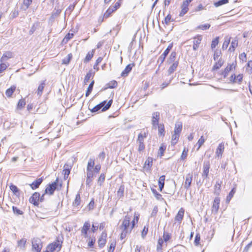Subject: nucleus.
<instances>
[{"mask_svg":"<svg viewBox=\"0 0 252 252\" xmlns=\"http://www.w3.org/2000/svg\"><path fill=\"white\" fill-rule=\"evenodd\" d=\"M139 219L140 214L137 212H134L133 214L126 213L123 217L120 226L121 230L120 238L121 240L124 239L128 234L131 232L133 229L137 225Z\"/></svg>","mask_w":252,"mask_h":252,"instance_id":"1","label":"nucleus"},{"mask_svg":"<svg viewBox=\"0 0 252 252\" xmlns=\"http://www.w3.org/2000/svg\"><path fill=\"white\" fill-rule=\"evenodd\" d=\"M94 159L90 158L87 163L86 167V185L90 187L92 185L93 179L95 177L96 175L98 174L100 169L101 165L97 164L95 166Z\"/></svg>","mask_w":252,"mask_h":252,"instance_id":"2","label":"nucleus"},{"mask_svg":"<svg viewBox=\"0 0 252 252\" xmlns=\"http://www.w3.org/2000/svg\"><path fill=\"white\" fill-rule=\"evenodd\" d=\"M91 223L89 221H86L84 223L83 226L81 228V236L82 238L86 239L88 241V247L89 248H92L94 247L95 243V238L94 236L92 237H90L89 234L91 230H90Z\"/></svg>","mask_w":252,"mask_h":252,"instance_id":"3","label":"nucleus"},{"mask_svg":"<svg viewBox=\"0 0 252 252\" xmlns=\"http://www.w3.org/2000/svg\"><path fill=\"white\" fill-rule=\"evenodd\" d=\"M63 188L62 182H59V178L57 177L55 181L47 185L44 190V195L48 194L53 195L55 190H60Z\"/></svg>","mask_w":252,"mask_h":252,"instance_id":"4","label":"nucleus"},{"mask_svg":"<svg viewBox=\"0 0 252 252\" xmlns=\"http://www.w3.org/2000/svg\"><path fill=\"white\" fill-rule=\"evenodd\" d=\"M63 236H58L55 241L49 243L47 246L48 250L50 252H59L62 248L63 244Z\"/></svg>","mask_w":252,"mask_h":252,"instance_id":"5","label":"nucleus"},{"mask_svg":"<svg viewBox=\"0 0 252 252\" xmlns=\"http://www.w3.org/2000/svg\"><path fill=\"white\" fill-rule=\"evenodd\" d=\"M176 53L172 52L167 61L168 65H169L168 69V74H171L177 69L179 64L178 60H176Z\"/></svg>","mask_w":252,"mask_h":252,"instance_id":"6","label":"nucleus"},{"mask_svg":"<svg viewBox=\"0 0 252 252\" xmlns=\"http://www.w3.org/2000/svg\"><path fill=\"white\" fill-rule=\"evenodd\" d=\"M237 66V63L236 60L232 63H227L224 69L219 73L220 79L222 80L226 78L231 71L236 69Z\"/></svg>","mask_w":252,"mask_h":252,"instance_id":"7","label":"nucleus"},{"mask_svg":"<svg viewBox=\"0 0 252 252\" xmlns=\"http://www.w3.org/2000/svg\"><path fill=\"white\" fill-rule=\"evenodd\" d=\"M44 200V194L41 195L38 192H34L29 198V202L34 206L38 207L39 204Z\"/></svg>","mask_w":252,"mask_h":252,"instance_id":"8","label":"nucleus"},{"mask_svg":"<svg viewBox=\"0 0 252 252\" xmlns=\"http://www.w3.org/2000/svg\"><path fill=\"white\" fill-rule=\"evenodd\" d=\"M123 0H118L114 4L111 5L104 12L103 18L107 19L111 16L112 13L118 9L122 5Z\"/></svg>","mask_w":252,"mask_h":252,"instance_id":"9","label":"nucleus"},{"mask_svg":"<svg viewBox=\"0 0 252 252\" xmlns=\"http://www.w3.org/2000/svg\"><path fill=\"white\" fill-rule=\"evenodd\" d=\"M113 103V99H111L108 101V102L106 103V101L104 100L98 104V105H96L94 107H93L91 110V111L92 113L96 112L98 111H99L100 109L102 108L101 111H105L109 109V108L111 107L112 104Z\"/></svg>","mask_w":252,"mask_h":252,"instance_id":"10","label":"nucleus"},{"mask_svg":"<svg viewBox=\"0 0 252 252\" xmlns=\"http://www.w3.org/2000/svg\"><path fill=\"white\" fill-rule=\"evenodd\" d=\"M43 244L38 238H33L32 241V252H41Z\"/></svg>","mask_w":252,"mask_h":252,"instance_id":"11","label":"nucleus"},{"mask_svg":"<svg viewBox=\"0 0 252 252\" xmlns=\"http://www.w3.org/2000/svg\"><path fill=\"white\" fill-rule=\"evenodd\" d=\"M243 74L242 73L237 75L235 73H232L228 78V82L233 84H241L243 81Z\"/></svg>","mask_w":252,"mask_h":252,"instance_id":"12","label":"nucleus"},{"mask_svg":"<svg viewBox=\"0 0 252 252\" xmlns=\"http://www.w3.org/2000/svg\"><path fill=\"white\" fill-rule=\"evenodd\" d=\"M107 233L106 231H103L99 236L98 239L97 243L98 246L99 248H103L107 242Z\"/></svg>","mask_w":252,"mask_h":252,"instance_id":"13","label":"nucleus"},{"mask_svg":"<svg viewBox=\"0 0 252 252\" xmlns=\"http://www.w3.org/2000/svg\"><path fill=\"white\" fill-rule=\"evenodd\" d=\"M192 0H186L183 1L181 5V10L179 14L180 17L183 16L188 12L189 10V5Z\"/></svg>","mask_w":252,"mask_h":252,"instance_id":"14","label":"nucleus"},{"mask_svg":"<svg viewBox=\"0 0 252 252\" xmlns=\"http://www.w3.org/2000/svg\"><path fill=\"white\" fill-rule=\"evenodd\" d=\"M14 54L11 51H6L3 52L0 58V62L7 63V61L13 58Z\"/></svg>","mask_w":252,"mask_h":252,"instance_id":"15","label":"nucleus"},{"mask_svg":"<svg viewBox=\"0 0 252 252\" xmlns=\"http://www.w3.org/2000/svg\"><path fill=\"white\" fill-rule=\"evenodd\" d=\"M154 127L157 129L158 136L163 138L165 136L166 133V130L164 124L160 123Z\"/></svg>","mask_w":252,"mask_h":252,"instance_id":"16","label":"nucleus"},{"mask_svg":"<svg viewBox=\"0 0 252 252\" xmlns=\"http://www.w3.org/2000/svg\"><path fill=\"white\" fill-rule=\"evenodd\" d=\"M202 40V36L201 35L198 34L194 36L193 38V46L192 48L193 50L195 51L199 47L200 44H201V41Z\"/></svg>","mask_w":252,"mask_h":252,"instance_id":"17","label":"nucleus"},{"mask_svg":"<svg viewBox=\"0 0 252 252\" xmlns=\"http://www.w3.org/2000/svg\"><path fill=\"white\" fill-rule=\"evenodd\" d=\"M173 46V43L169 44L162 54L159 57L158 61L160 62V64H162L164 62L165 58H166L170 51L172 49Z\"/></svg>","mask_w":252,"mask_h":252,"instance_id":"18","label":"nucleus"},{"mask_svg":"<svg viewBox=\"0 0 252 252\" xmlns=\"http://www.w3.org/2000/svg\"><path fill=\"white\" fill-rule=\"evenodd\" d=\"M220 198L218 197H216L213 203L212 206V213L216 214L220 208Z\"/></svg>","mask_w":252,"mask_h":252,"instance_id":"19","label":"nucleus"},{"mask_svg":"<svg viewBox=\"0 0 252 252\" xmlns=\"http://www.w3.org/2000/svg\"><path fill=\"white\" fill-rule=\"evenodd\" d=\"M210 168V163L209 161H204L203 166V172L202 176L205 178H207L209 175V170Z\"/></svg>","mask_w":252,"mask_h":252,"instance_id":"20","label":"nucleus"},{"mask_svg":"<svg viewBox=\"0 0 252 252\" xmlns=\"http://www.w3.org/2000/svg\"><path fill=\"white\" fill-rule=\"evenodd\" d=\"M185 214V210L183 208H181L178 212L175 217V221L180 224L183 219Z\"/></svg>","mask_w":252,"mask_h":252,"instance_id":"21","label":"nucleus"},{"mask_svg":"<svg viewBox=\"0 0 252 252\" xmlns=\"http://www.w3.org/2000/svg\"><path fill=\"white\" fill-rule=\"evenodd\" d=\"M149 134V130L147 128H144L141 130L140 132L138 134L137 140L144 141Z\"/></svg>","mask_w":252,"mask_h":252,"instance_id":"22","label":"nucleus"},{"mask_svg":"<svg viewBox=\"0 0 252 252\" xmlns=\"http://www.w3.org/2000/svg\"><path fill=\"white\" fill-rule=\"evenodd\" d=\"M160 119V114L158 112H156L153 113L152 117V124L153 126H155L160 123H159Z\"/></svg>","mask_w":252,"mask_h":252,"instance_id":"23","label":"nucleus"},{"mask_svg":"<svg viewBox=\"0 0 252 252\" xmlns=\"http://www.w3.org/2000/svg\"><path fill=\"white\" fill-rule=\"evenodd\" d=\"M134 66V63H130L127 65L124 70L122 72L121 74V76L124 77H126Z\"/></svg>","mask_w":252,"mask_h":252,"instance_id":"24","label":"nucleus"},{"mask_svg":"<svg viewBox=\"0 0 252 252\" xmlns=\"http://www.w3.org/2000/svg\"><path fill=\"white\" fill-rule=\"evenodd\" d=\"M95 51V49H93L92 50L88 51L83 60V62L84 63H88L90 62L94 57Z\"/></svg>","mask_w":252,"mask_h":252,"instance_id":"25","label":"nucleus"},{"mask_svg":"<svg viewBox=\"0 0 252 252\" xmlns=\"http://www.w3.org/2000/svg\"><path fill=\"white\" fill-rule=\"evenodd\" d=\"M224 61L220 58L217 62H216L213 65L212 71L215 72L220 69L223 65Z\"/></svg>","mask_w":252,"mask_h":252,"instance_id":"26","label":"nucleus"},{"mask_svg":"<svg viewBox=\"0 0 252 252\" xmlns=\"http://www.w3.org/2000/svg\"><path fill=\"white\" fill-rule=\"evenodd\" d=\"M192 181V174L191 173H188L186 177V180L184 183V187L188 189L191 185Z\"/></svg>","mask_w":252,"mask_h":252,"instance_id":"27","label":"nucleus"},{"mask_svg":"<svg viewBox=\"0 0 252 252\" xmlns=\"http://www.w3.org/2000/svg\"><path fill=\"white\" fill-rule=\"evenodd\" d=\"M43 181V178L37 179L30 185V186L32 189H35L39 188V186Z\"/></svg>","mask_w":252,"mask_h":252,"instance_id":"28","label":"nucleus"},{"mask_svg":"<svg viewBox=\"0 0 252 252\" xmlns=\"http://www.w3.org/2000/svg\"><path fill=\"white\" fill-rule=\"evenodd\" d=\"M71 169V166L67 163H65L63 166V173L64 175V179H66L70 173Z\"/></svg>","mask_w":252,"mask_h":252,"instance_id":"29","label":"nucleus"},{"mask_svg":"<svg viewBox=\"0 0 252 252\" xmlns=\"http://www.w3.org/2000/svg\"><path fill=\"white\" fill-rule=\"evenodd\" d=\"M16 85H11L9 88L7 89L5 91V95L8 97H11L13 94L16 91Z\"/></svg>","mask_w":252,"mask_h":252,"instance_id":"30","label":"nucleus"},{"mask_svg":"<svg viewBox=\"0 0 252 252\" xmlns=\"http://www.w3.org/2000/svg\"><path fill=\"white\" fill-rule=\"evenodd\" d=\"M153 158L152 157H148L145 160L143 168L147 170L150 169L153 165Z\"/></svg>","mask_w":252,"mask_h":252,"instance_id":"31","label":"nucleus"},{"mask_svg":"<svg viewBox=\"0 0 252 252\" xmlns=\"http://www.w3.org/2000/svg\"><path fill=\"white\" fill-rule=\"evenodd\" d=\"M224 144L222 143H220L218 145V146L216 149V154L217 156L218 157H221L223 152L224 151Z\"/></svg>","mask_w":252,"mask_h":252,"instance_id":"32","label":"nucleus"},{"mask_svg":"<svg viewBox=\"0 0 252 252\" xmlns=\"http://www.w3.org/2000/svg\"><path fill=\"white\" fill-rule=\"evenodd\" d=\"M183 124L182 122H179L175 124L174 129V133L180 135L182 130Z\"/></svg>","mask_w":252,"mask_h":252,"instance_id":"33","label":"nucleus"},{"mask_svg":"<svg viewBox=\"0 0 252 252\" xmlns=\"http://www.w3.org/2000/svg\"><path fill=\"white\" fill-rule=\"evenodd\" d=\"M45 85V80H44L38 85L37 90V94L38 96H41L42 95Z\"/></svg>","mask_w":252,"mask_h":252,"instance_id":"34","label":"nucleus"},{"mask_svg":"<svg viewBox=\"0 0 252 252\" xmlns=\"http://www.w3.org/2000/svg\"><path fill=\"white\" fill-rule=\"evenodd\" d=\"M165 180V176H161L158 179V184L160 191H162L164 186V182Z\"/></svg>","mask_w":252,"mask_h":252,"instance_id":"35","label":"nucleus"},{"mask_svg":"<svg viewBox=\"0 0 252 252\" xmlns=\"http://www.w3.org/2000/svg\"><path fill=\"white\" fill-rule=\"evenodd\" d=\"M137 150L139 153L144 152L145 149L144 141L137 140Z\"/></svg>","mask_w":252,"mask_h":252,"instance_id":"36","label":"nucleus"},{"mask_svg":"<svg viewBox=\"0 0 252 252\" xmlns=\"http://www.w3.org/2000/svg\"><path fill=\"white\" fill-rule=\"evenodd\" d=\"M180 135L173 133L171 136V144L172 145H175L178 142Z\"/></svg>","mask_w":252,"mask_h":252,"instance_id":"37","label":"nucleus"},{"mask_svg":"<svg viewBox=\"0 0 252 252\" xmlns=\"http://www.w3.org/2000/svg\"><path fill=\"white\" fill-rule=\"evenodd\" d=\"M206 139L207 138L205 137L203 135L200 136L196 143V145L197 146V150H199L201 147L204 144Z\"/></svg>","mask_w":252,"mask_h":252,"instance_id":"38","label":"nucleus"},{"mask_svg":"<svg viewBox=\"0 0 252 252\" xmlns=\"http://www.w3.org/2000/svg\"><path fill=\"white\" fill-rule=\"evenodd\" d=\"M166 149V145L162 143L159 148L158 152V155L160 158H161L163 156Z\"/></svg>","mask_w":252,"mask_h":252,"instance_id":"39","label":"nucleus"},{"mask_svg":"<svg viewBox=\"0 0 252 252\" xmlns=\"http://www.w3.org/2000/svg\"><path fill=\"white\" fill-rule=\"evenodd\" d=\"M9 63H4L3 62H0V74L5 71L8 66Z\"/></svg>","mask_w":252,"mask_h":252,"instance_id":"40","label":"nucleus"},{"mask_svg":"<svg viewBox=\"0 0 252 252\" xmlns=\"http://www.w3.org/2000/svg\"><path fill=\"white\" fill-rule=\"evenodd\" d=\"M72 57H73V56H72V53L68 54L67 55L66 58H65V59H63V60H62V64H64L66 65H68L70 63L71 60H72Z\"/></svg>","mask_w":252,"mask_h":252,"instance_id":"41","label":"nucleus"},{"mask_svg":"<svg viewBox=\"0 0 252 252\" xmlns=\"http://www.w3.org/2000/svg\"><path fill=\"white\" fill-rule=\"evenodd\" d=\"M81 204V196L80 194L78 193L76 195L75 200L72 203V205L74 207H78Z\"/></svg>","mask_w":252,"mask_h":252,"instance_id":"42","label":"nucleus"},{"mask_svg":"<svg viewBox=\"0 0 252 252\" xmlns=\"http://www.w3.org/2000/svg\"><path fill=\"white\" fill-rule=\"evenodd\" d=\"M222 182H217L214 186V193L219 195L221 190Z\"/></svg>","mask_w":252,"mask_h":252,"instance_id":"43","label":"nucleus"},{"mask_svg":"<svg viewBox=\"0 0 252 252\" xmlns=\"http://www.w3.org/2000/svg\"><path fill=\"white\" fill-rule=\"evenodd\" d=\"M94 73L92 72V70L89 71V72L86 74L84 78V83L85 84L87 83L90 80L91 77H93L94 76Z\"/></svg>","mask_w":252,"mask_h":252,"instance_id":"44","label":"nucleus"},{"mask_svg":"<svg viewBox=\"0 0 252 252\" xmlns=\"http://www.w3.org/2000/svg\"><path fill=\"white\" fill-rule=\"evenodd\" d=\"M94 81L93 80L91 82L90 85H89V86H88V87L87 88V90L86 91V97H88L91 94V93H92V92L93 91V86H94Z\"/></svg>","mask_w":252,"mask_h":252,"instance_id":"45","label":"nucleus"},{"mask_svg":"<svg viewBox=\"0 0 252 252\" xmlns=\"http://www.w3.org/2000/svg\"><path fill=\"white\" fill-rule=\"evenodd\" d=\"M26 103V101L24 98L19 99L17 105V108L20 110L22 109L25 106Z\"/></svg>","mask_w":252,"mask_h":252,"instance_id":"46","label":"nucleus"},{"mask_svg":"<svg viewBox=\"0 0 252 252\" xmlns=\"http://www.w3.org/2000/svg\"><path fill=\"white\" fill-rule=\"evenodd\" d=\"M27 243L26 238H22L17 242V246L20 248H25Z\"/></svg>","mask_w":252,"mask_h":252,"instance_id":"47","label":"nucleus"},{"mask_svg":"<svg viewBox=\"0 0 252 252\" xmlns=\"http://www.w3.org/2000/svg\"><path fill=\"white\" fill-rule=\"evenodd\" d=\"M164 241L163 240L162 238H159L158 239L157 246V250L158 251H161L162 250L163 244Z\"/></svg>","mask_w":252,"mask_h":252,"instance_id":"48","label":"nucleus"},{"mask_svg":"<svg viewBox=\"0 0 252 252\" xmlns=\"http://www.w3.org/2000/svg\"><path fill=\"white\" fill-rule=\"evenodd\" d=\"M73 36H74L73 33L68 32L64 37L62 41H63V42L64 43H66L70 39H72L73 37Z\"/></svg>","mask_w":252,"mask_h":252,"instance_id":"49","label":"nucleus"},{"mask_svg":"<svg viewBox=\"0 0 252 252\" xmlns=\"http://www.w3.org/2000/svg\"><path fill=\"white\" fill-rule=\"evenodd\" d=\"M124 190H125L124 186L121 185L119 187V188L117 192V195L118 197H119V198H121L124 196Z\"/></svg>","mask_w":252,"mask_h":252,"instance_id":"50","label":"nucleus"},{"mask_svg":"<svg viewBox=\"0 0 252 252\" xmlns=\"http://www.w3.org/2000/svg\"><path fill=\"white\" fill-rule=\"evenodd\" d=\"M116 246V241L113 240L110 243V246L108 248V252H114Z\"/></svg>","mask_w":252,"mask_h":252,"instance_id":"51","label":"nucleus"},{"mask_svg":"<svg viewBox=\"0 0 252 252\" xmlns=\"http://www.w3.org/2000/svg\"><path fill=\"white\" fill-rule=\"evenodd\" d=\"M118 83L116 80H112L107 83V88L114 89L117 87Z\"/></svg>","mask_w":252,"mask_h":252,"instance_id":"52","label":"nucleus"},{"mask_svg":"<svg viewBox=\"0 0 252 252\" xmlns=\"http://www.w3.org/2000/svg\"><path fill=\"white\" fill-rule=\"evenodd\" d=\"M188 152H189V150L188 148H184V149L182 151L181 156L180 157V158L181 160H184L186 159V158L188 156Z\"/></svg>","mask_w":252,"mask_h":252,"instance_id":"53","label":"nucleus"},{"mask_svg":"<svg viewBox=\"0 0 252 252\" xmlns=\"http://www.w3.org/2000/svg\"><path fill=\"white\" fill-rule=\"evenodd\" d=\"M211 27L210 24H205L203 25H200L196 27V29L202 31H205L209 29Z\"/></svg>","mask_w":252,"mask_h":252,"instance_id":"54","label":"nucleus"},{"mask_svg":"<svg viewBox=\"0 0 252 252\" xmlns=\"http://www.w3.org/2000/svg\"><path fill=\"white\" fill-rule=\"evenodd\" d=\"M162 237V239L164 241V242H167V241H169L171 238V235L170 233L164 231Z\"/></svg>","mask_w":252,"mask_h":252,"instance_id":"55","label":"nucleus"},{"mask_svg":"<svg viewBox=\"0 0 252 252\" xmlns=\"http://www.w3.org/2000/svg\"><path fill=\"white\" fill-rule=\"evenodd\" d=\"M105 174L104 173H101L99 175V177L97 179V183L100 185L101 186L103 182L105 181Z\"/></svg>","mask_w":252,"mask_h":252,"instance_id":"56","label":"nucleus"},{"mask_svg":"<svg viewBox=\"0 0 252 252\" xmlns=\"http://www.w3.org/2000/svg\"><path fill=\"white\" fill-rule=\"evenodd\" d=\"M229 2V0H220L214 3V5L216 7H219L222 5L227 4Z\"/></svg>","mask_w":252,"mask_h":252,"instance_id":"57","label":"nucleus"},{"mask_svg":"<svg viewBox=\"0 0 252 252\" xmlns=\"http://www.w3.org/2000/svg\"><path fill=\"white\" fill-rule=\"evenodd\" d=\"M219 43V37H216L214 39L211 43V47L212 49H214L218 45Z\"/></svg>","mask_w":252,"mask_h":252,"instance_id":"58","label":"nucleus"},{"mask_svg":"<svg viewBox=\"0 0 252 252\" xmlns=\"http://www.w3.org/2000/svg\"><path fill=\"white\" fill-rule=\"evenodd\" d=\"M12 210L14 214L17 215H21L23 214V212L18 207L15 206L12 207Z\"/></svg>","mask_w":252,"mask_h":252,"instance_id":"59","label":"nucleus"},{"mask_svg":"<svg viewBox=\"0 0 252 252\" xmlns=\"http://www.w3.org/2000/svg\"><path fill=\"white\" fill-rule=\"evenodd\" d=\"M238 46V42L237 40H235L231 42V45L229 48V50L231 51H234L235 48Z\"/></svg>","mask_w":252,"mask_h":252,"instance_id":"60","label":"nucleus"},{"mask_svg":"<svg viewBox=\"0 0 252 252\" xmlns=\"http://www.w3.org/2000/svg\"><path fill=\"white\" fill-rule=\"evenodd\" d=\"M246 70L251 73L252 72V61L250 60L247 63Z\"/></svg>","mask_w":252,"mask_h":252,"instance_id":"61","label":"nucleus"},{"mask_svg":"<svg viewBox=\"0 0 252 252\" xmlns=\"http://www.w3.org/2000/svg\"><path fill=\"white\" fill-rule=\"evenodd\" d=\"M10 190L12 191V192L16 194L17 193L19 192V189L15 185L13 184H11L9 186Z\"/></svg>","mask_w":252,"mask_h":252,"instance_id":"62","label":"nucleus"},{"mask_svg":"<svg viewBox=\"0 0 252 252\" xmlns=\"http://www.w3.org/2000/svg\"><path fill=\"white\" fill-rule=\"evenodd\" d=\"M164 23L168 25L169 24V23L172 21V16L170 14H168L164 18Z\"/></svg>","mask_w":252,"mask_h":252,"instance_id":"63","label":"nucleus"},{"mask_svg":"<svg viewBox=\"0 0 252 252\" xmlns=\"http://www.w3.org/2000/svg\"><path fill=\"white\" fill-rule=\"evenodd\" d=\"M200 235L199 233H197L195 237L194 244L196 246H198L200 244Z\"/></svg>","mask_w":252,"mask_h":252,"instance_id":"64","label":"nucleus"}]
</instances>
